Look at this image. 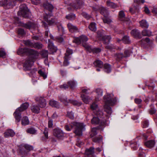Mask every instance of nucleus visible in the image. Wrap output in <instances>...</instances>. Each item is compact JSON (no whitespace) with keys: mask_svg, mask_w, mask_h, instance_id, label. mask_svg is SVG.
<instances>
[{"mask_svg":"<svg viewBox=\"0 0 157 157\" xmlns=\"http://www.w3.org/2000/svg\"><path fill=\"white\" fill-rule=\"evenodd\" d=\"M29 53L31 55L27 59L24 64V69L25 71H29L33 64L34 60L38 56V52L33 49L27 48H20L17 53L19 55H21L26 53Z\"/></svg>","mask_w":157,"mask_h":157,"instance_id":"f257e3e1","label":"nucleus"},{"mask_svg":"<svg viewBox=\"0 0 157 157\" xmlns=\"http://www.w3.org/2000/svg\"><path fill=\"white\" fill-rule=\"evenodd\" d=\"M113 97V95L112 94H107L104 97V100L105 103L104 106V110L109 115H110L112 112L111 108L109 106L114 105L117 101Z\"/></svg>","mask_w":157,"mask_h":157,"instance_id":"f03ea898","label":"nucleus"},{"mask_svg":"<svg viewBox=\"0 0 157 157\" xmlns=\"http://www.w3.org/2000/svg\"><path fill=\"white\" fill-rule=\"evenodd\" d=\"M84 127V126L83 123L76 122H73L70 126L67 125L65 126V129L68 131H71L72 128H74V132L77 135L79 136L82 135V131Z\"/></svg>","mask_w":157,"mask_h":157,"instance_id":"7ed1b4c3","label":"nucleus"},{"mask_svg":"<svg viewBox=\"0 0 157 157\" xmlns=\"http://www.w3.org/2000/svg\"><path fill=\"white\" fill-rule=\"evenodd\" d=\"M96 114L98 117H94L91 120V123L92 124H99L100 126H104L107 124L108 121L103 117V113L102 111L99 110L97 111Z\"/></svg>","mask_w":157,"mask_h":157,"instance_id":"20e7f679","label":"nucleus"},{"mask_svg":"<svg viewBox=\"0 0 157 157\" xmlns=\"http://www.w3.org/2000/svg\"><path fill=\"white\" fill-rule=\"evenodd\" d=\"M29 106L28 103L25 102L22 104L20 107L16 109L13 115L16 121L18 122H20L21 118V112L27 109Z\"/></svg>","mask_w":157,"mask_h":157,"instance_id":"39448f33","label":"nucleus"},{"mask_svg":"<svg viewBox=\"0 0 157 157\" xmlns=\"http://www.w3.org/2000/svg\"><path fill=\"white\" fill-rule=\"evenodd\" d=\"M88 40V38L86 36L82 35L79 37L75 38L73 41L78 44L82 43L83 47L87 50L90 51L91 47L86 43Z\"/></svg>","mask_w":157,"mask_h":157,"instance_id":"423d86ee","label":"nucleus"},{"mask_svg":"<svg viewBox=\"0 0 157 157\" xmlns=\"http://www.w3.org/2000/svg\"><path fill=\"white\" fill-rule=\"evenodd\" d=\"M20 10L18 12V15L24 18L28 17L30 13L25 4H22L20 7Z\"/></svg>","mask_w":157,"mask_h":157,"instance_id":"0eeeda50","label":"nucleus"},{"mask_svg":"<svg viewBox=\"0 0 157 157\" xmlns=\"http://www.w3.org/2000/svg\"><path fill=\"white\" fill-rule=\"evenodd\" d=\"M52 16V14L51 13H46L44 15V20L46 21L49 25H52L54 24H56L57 23L55 18H52L50 19V17Z\"/></svg>","mask_w":157,"mask_h":157,"instance_id":"6e6552de","label":"nucleus"},{"mask_svg":"<svg viewBox=\"0 0 157 157\" xmlns=\"http://www.w3.org/2000/svg\"><path fill=\"white\" fill-rule=\"evenodd\" d=\"M73 53L72 49L69 48H67L66 50V52L65 54L64 57V61L63 62V65L64 66H67L69 64L68 59L71 57V55Z\"/></svg>","mask_w":157,"mask_h":157,"instance_id":"1a4fd4ad","label":"nucleus"},{"mask_svg":"<svg viewBox=\"0 0 157 157\" xmlns=\"http://www.w3.org/2000/svg\"><path fill=\"white\" fill-rule=\"evenodd\" d=\"M93 9L96 11L100 10L101 14L103 15L104 17H107L109 14L108 10L106 8L102 6H97L96 7H94Z\"/></svg>","mask_w":157,"mask_h":157,"instance_id":"9d476101","label":"nucleus"},{"mask_svg":"<svg viewBox=\"0 0 157 157\" xmlns=\"http://www.w3.org/2000/svg\"><path fill=\"white\" fill-rule=\"evenodd\" d=\"M65 2L67 5L72 6L75 9L80 8L81 6L83 5V3L82 0H76L75 2L74 3L73 5H71V3H68L66 1H65Z\"/></svg>","mask_w":157,"mask_h":157,"instance_id":"9b49d317","label":"nucleus"},{"mask_svg":"<svg viewBox=\"0 0 157 157\" xmlns=\"http://www.w3.org/2000/svg\"><path fill=\"white\" fill-rule=\"evenodd\" d=\"M53 132L54 136L59 139H61L63 136V132L59 128L55 129L53 130Z\"/></svg>","mask_w":157,"mask_h":157,"instance_id":"f8f14e48","label":"nucleus"},{"mask_svg":"<svg viewBox=\"0 0 157 157\" xmlns=\"http://www.w3.org/2000/svg\"><path fill=\"white\" fill-rule=\"evenodd\" d=\"M94 153V148L90 147L89 148L86 149L85 151V155L88 157H95Z\"/></svg>","mask_w":157,"mask_h":157,"instance_id":"ddd939ff","label":"nucleus"},{"mask_svg":"<svg viewBox=\"0 0 157 157\" xmlns=\"http://www.w3.org/2000/svg\"><path fill=\"white\" fill-rule=\"evenodd\" d=\"M81 97L83 101L86 104L89 103L92 100V98L91 97L86 96L84 94H82Z\"/></svg>","mask_w":157,"mask_h":157,"instance_id":"4468645a","label":"nucleus"},{"mask_svg":"<svg viewBox=\"0 0 157 157\" xmlns=\"http://www.w3.org/2000/svg\"><path fill=\"white\" fill-rule=\"evenodd\" d=\"M21 26L28 29H34L36 25L34 24L33 23L29 22L27 24H24L22 23Z\"/></svg>","mask_w":157,"mask_h":157,"instance_id":"2eb2a0df","label":"nucleus"},{"mask_svg":"<svg viewBox=\"0 0 157 157\" xmlns=\"http://www.w3.org/2000/svg\"><path fill=\"white\" fill-rule=\"evenodd\" d=\"M131 35L137 39H140L142 37L139 31L136 29H134L132 30L131 32Z\"/></svg>","mask_w":157,"mask_h":157,"instance_id":"dca6fc26","label":"nucleus"},{"mask_svg":"<svg viewBox=\"0 0 157 157\" xmlns=\"http://www.w3.org/2000/svg\"><path fill=\"white\" fill-rule=\"evenodd\" d=\"M106 3L107 6L109 7L111 9H115L119 7L117 5L111 1L110 0H107L106 1Z\"/></svg>","mask_w":157,"mask_h":157,"instance_id":"f3484780","label":"nucleus"},{"mask_svg":"<svg viewBox=\"0 0 157 157\" xmlns=\"http://www.w3.org/2000/svg\"><path fill=\"white\" fill-rule=\"evenodd\" d=\"M118 15L119 19L120 21H125L127 20V18L125 17V14L123 11L121 10L119 12Z\"/></svg>","mask_w":157,"mask_h":157,"instance_id":"a211bd4d","label":"nucleus"},{"mask_svg":"<svg viewBox=\"0 0 157 157\" xmlns=\"http://www.w3.org/2000/svg\"><path fill=\"white\" fill-rule=\"evenodd\" d=\"M67 27L70 32L72 33L77 32L78 31V29L77 27L73 25L71 23H69L67 25Z\"/></svg>","mask_w":157,"mask_h":157,"instance_id":"6ab92c4d","label":"nucleus"},{"mask_svg":"<svg viewBox=\"0 0 157 157\" xmlns=\"http://www.w3.org/2000/svg\"><path fill=\"white\" fill-rule=\"evenodd\" d=\"M32 111L34 113H38L40 112V108L37 105H32L31 107Z\"/></svg>","mask_w":157,"mask_h":157,"instance_id":"aec40b11","label":"nucleus"},{"mask_svg":"<svg viewBox=\"0 0 157 157\" xmlns=\"http://www.w3.org/2000/svg\"><path fill=\"white\" fill-rule=\"evenodd\" d=\"M45 10H48L50 12H51L53 9V6L52 4L46 2L43 5Z\"/></svg>","mask_w":157,"mask_h":157,"instance_id":"412c9836","label":"nucleus"},{"mask_svg":"<svg viewBox=\"0 0 157 157\" xmlns=\"http://www.w3.org/2000/svg\"><path fill=\"white\" fill-rule=\"evenodd\" d=\"M15 134V133L13 130L8 129L4 132V136L5 137L7 138L10 136H13Z\"/></svg>","mask_w":157,"mask_h":157,"instance_id":"4be33fe9","label":"nucleus"},{"mask_svg":"<svg viewBox=\"0 0 157 157\" xmlns=\"http://www.w3.org/2000/svg\"><path fill=\"white\" fill-rule=\"evenodd\" d=\"M37 101H39L40 107L41 108H44L46 106V103L45 99L42 97H40L39 100L37 99Z\"/></svg>","mask_w":157,"mask_h":157,"instance_id":"5701e85b","label":"nucleus"},{"mask_svg":"<svg viewBox=\"0 0 157 157\" xmlns=\"http://www.w3.org/2000/svg\"><path fill=\"white\" fill-rule=\"evenodd\" d=\"M155 143V140H151L145 142L144 144L147 147L151 148L154 147Z\"/></svg>","mask_w":157,"mask_h":157,"instance_id":"b1692460","label":"nucleus"},{"mask_svg":"<svg viewBox=\"0 0 157 157\" xmlns=\"http://www.w3.org/2000/svg\"><path fill=\"white\" fill-rule=\"evenodd\" d=\"M48 48L52 52H56L57 50V48L53 45V43L50 42L49 40H48Z\"/></svg>","mask_w":157,"mask_h":157,"instance_id":"393cba45","label":"nucleus"},{"mask_svg":"<svg viewBox=\"0 0 157 157\" xmlns=\"http://www.w3.org/2000/svg\"><path fill=\"white\" fill-rule=\"evenodd\" d=\"M94 64L95 66L100 68H102L103 66V63L99 60H96L94 62Z\"/></svg>","mask_w":157,"mask_h":157,"instance_id":"a878e982","label":"nucleus"},{"mask_svg":"<svg viewBox=\"0 0 157 157\" xmlns=\"http://www.w3.org/2000/svg\"><path fill=\"white\" fill-rule=\"evenodd\" d=\"M29 121L28 117L26 116L23 117L21 120V124L23 125H26L29 124Z\"/></svg>","mask_w":157,"mask_h":157,"instance_id":"bb28decb","label":"nucleus"},{"mask_svg":"<svg viewBox=\"0 0 157 157\" xmlns=\"http://www.w3.org/2000/svg\"><path fill=\"white\" fill-rule=\"evenodd\" d=\"M49 104L51 106L57 108H59L60 106L59 103L54 100L50 101L49 102Z\"/></svg>","mask_w":157,"mask_h":157,"instance_id":"cd10ccee","label":"nucleus"},{"mask_svg":"<svg viewBox=\"0 0 157 157\" xmlns=\"http://www.w3.org/2000/svg\"><path fill=\"white\" fill-rule=\"evenodd\" d=\"M111 67L110 65L106 63L104 65V71L107 73H109L111 71Z\"/></svg>","mask_w":157,"mask_h":157,"instance_id":"c85d7f7f","label":"nucleus"},{"mask_svg":"<svg viewBox=\"0 0 157 157\" xmlns=\"http://www.w3.org/2000/svg\"><path fill=\"white\" fill-rule=\"evenodd\" d=\"M103 43L108 44L111 39V37L110 36L105 35L102 37Z\"/></svg>","mask_w":157,"mask_h":157,"instance_id":"c756f323","label":"nucleus"},{"mask_svg":"<svg viewBox=\"0 0 157 157\" xmlns=\"http://www.w3.org/2000/svg\"><path fill=\"white\" fill-rule=\"evenodd\" d=\"M26 131L27 133L31 134H35L36 133L37 130L33 127H30L28 128Z\"/></svg>","mask_w":157,"mask_h":157,"instance_id":"7c9ffc66","label":"nucleus"},{"mask_svg":"<svg viewBox=\"0 0 157 157\" xmlns=\"http://www.w3.org/2000/svg\"><path fill=\"white\" fill-rule=\"evenodd\" d=\"M142 33L143 36H150L152 35V32L148 30L145 29L143 30L142 31Z\"/></svg>","mask_w":157,"mask_h":157,"instance_id":"2f4dec72","label":"nucleus"},{"mask_svg":"<svg viewBox=\"0 0 157 157\" xmlns=\"http://www.w3.org/2000/svg\"><path fill=\"white\" fill-rule=\"evenodd\" d=\"M67 83L69 86L71 88H73L77 85V82L74 80H70Z\"/></svg>","mask_w":157,"mask_h":157,"instance_id":"473e14b6","label":"nucleus"},{"mask_svg":"<svg viewBox=\"0 0 157 157\" xmlns=\"http://www.w3.org/2000/svg\"><path fill=\"white\" fill-rule=\"evenodd\" d=\"M140 26L143 28H147L149 26L148 24L145 20H143L140 22Z\"/></svg>","mask_w":157,"mask_h":157,"instance_id":"72a5a7b5","label":"nucleus"},{"mask_svg":"<svg viewBox=\"0 0 157 157\" xmlns=\"http://www.w3.org/2000/svg\"><path fill=\"white\" fill-rule=\"evenodd\" d=\"M0 4L2 6H13V5L11 4L10 1H4L0 2Z\"/></svg>","mask_w":157,"mask_h":157,"instance_id":"f704fd0d","label":"nucleus"},{"mask_svg":"<svg viewBox=\"0 0 157 157\" xmlns=\"http://www.w3.org/2000/svg\"><path fill=\"white\" fill-rule=\"evenodd\" d=\"M89 29L92 31H95L96 30L95 23L94 22L91 23L89 26Z\"/></svg>","mask_w":157,"mask_h":157,"instance_id":"c9c22d12","label":"nucleus"},{"mask_svg":"<svg viewBox=\"0 0 157 157\" xmlns=\"http://www.w3.org/2000/svg\"><path fill=\"white\" fill-rule=\"evenodd\" d=\"M42 26L45 28L46 29L45 32V35L47 37L48 36V25L44 22H42Z\"/></svg>","mask_w":157,"mask_h":157,"instance_id":"e433bc0d","label":"nucleus"},{"mask_svg":"<svg viewBox=\"0 0 157 157\" xmlns=\"http://www.w3.org/2000/svg\"><path fill=\"white\" fill-rule=\"evenodd\" d=\"M41 55L42 56L44 57L45 58H48V52L47 50H43L41 52Z\"/></svg>","mask_w":157,"mask_h":157,"instance_id":"4c0bfd02","label":"nucleus"},{"mask_svg":"<svg viewBox=\"0 0 157 157\" xmlns=\"http://www.w3.org/2000/svg\"><path fill=\"white\" fill-rule=\"evenodd\" d=\"M43 45L42 44L36 43L33 44V47L38 49H40L43 47Z\"/></svg>","mask_w":157,"mask_h":157,"instance_id":"58836bf2","label":"nucleus"},{"mask_svg":"<svg viewBox=\"0 0 157 157\" xmlns=\"http://www.w3.org/2000/svg\"><path fill=\"white\" fill-rule=\"evenodd\" d=\"M95 92L99 97L102 96L103 91L101 89L99 88H97L95 90Z\"/></svg>","mask_w":157,"mask_h":157,"instance_id":"ea45409f","label":"nucleus"},{"mask_svg":"<svg viewBox=\"0 0 157 157\" xmlns=\"http://www.w3.org/2000/svg\"><path fill=\"white\" fill-rule=\"evenodd\" d=\"M123 42L124 43L128 44L130 42L129 37L128 36H124L123 37L122 39Z\"/></svg>","mask_w":157,"mask_h":157,"instance_id":"a19ab883","label":"nucleus"},{"mask_svg":"<svg viewBox=\"0 0 157 157\" xmlns=\"http://www.w3.org/2000/svg\"><path fill=\"white\" fill-rule=\"evenodd\" d=\"M38 73L40 76L43 77L44 79L46 78L47 77L46 74L44 72L41 70H39L38 71Z\"/></svg>","mask_w":157,"mask_h":157,"instance_id":"79ce46f5","label":"nucleus"},{"mask_svg":"<svg viewBox=\"0 0 157 157\" xmlns=\"http://www.w3.org/2000/svg\"><path fill=\"white\" fill-rule=\"evenodd\" d=\"M66 18L68 19L72 20L75 18V15L73 14H70L66 16Z\"/></svg>","mask_w":157,"mask_h":157,"instance_id":"37998d69","label":"nucleus"},{"mask_svg":"<svg viewBox=\"0 0 157 157\" xmlns=\"http://www.w3.org/2000/svg\"><path fill=\"white\" fill-rule=\"evenodd\" d=\"M89 51L90 52H91V51H92L94 53H98L100 52L101 50L98 48H94L92 49L91 48L90 50Z\"/></svg>","mask_w":157,"mask_h":157,"instance_id":"c03bdc74","label":"nucleus"},{"mask_svg":"<svg viewBox=\"0 0 157 157\" xmlns=\"http://www.w3.org/2000/svg\"><path fill=\"white\" fill-rule=\"evenodd\" d=\"M61 101L63 102L65 105H67L68 101L66 97H63L60 98Z\"/></svg>","mask_w":157,"mask_h":157,"instance_id":"a18cd8bd","label":"nucleus"},{"mask_svg":"<svg viewBox=\"0 0 157 157\" xmlns=\"http://www.w3.org/2000/svg\"><path fill=\"white\" fill-rule=\"evenodd\" d=\"M106 17H105L103 19L104 22L108 24L111 23L112 22V21L110 19Z\"/></svg>","mask_w":157,"mask_h":157,"instance_id":"49530a36","label":"nucleus"},{"mask_svg":"<svg viewBox=\"0 0 157 157\" xmlns=\"http://www.w3.org/2000/svg\"><path fill=\"white\" fill-rule=\"evenodd\" d=\"M131 147L133 150H136L138 148L139 145L137 144V143H134L133 144H132L131 145Z\"/></svg>","mask_w":157,"mask_h":157,"instance_id":"de8ad7c7","label":"nucleus"},{"mask_svg":"<svg viewBox=\"0 0 157 157\" xmlns=\"http://www.w3.org/2000/svg\"><path fill=\"white\" fill-rule=\"evenodd\" d=\"M97 128H93L92 129L91 133L90 135L91 137H93L96 135L97 134Z\"/></svg>","mask_w":157,"mask_h":157,"instance_id":"09e8293b","label":"nucleus"},{"mask_svg":"<svg viewBox=\"0 0 157 157\" xmlns=\"http://www.w3.org/2000/svg\"><path fill=\"white\" fill-rule=\"evenodd\" d=\"M67 116L71 119H74V113L71 111L68 112Z\"/></svg>","mask_w":157,"mask_h":157,"instance_id":"8fccbe9b","label":"nucleus"},{"mask_svg":"<svg viewBox=\"0 0 157 157\" xmlns=\"http://www.w3.org/2000/svg\"><path fill=\"white\" fill-rule=\"evenodd\" d=\"M36 71V70L35 69L32 70L30 73L29 74L30 76L34 77L35 76V73Z\"/></svg>","mask_w":157,"mask_h":157,"instance_id":"3c124183","label":"nucleus"},{"mask_svg":"<svg viewBox=\"0 0 157 157\" xmlns=\"http://www.w3.org/2000/svg\"><path fill=\"white\" fill-rule=\"evenodd\" d=\"M91 108L93 110H97L98 109V105L95 103H93L91 105Z\"/></svg>","mask_w":157,"mask_h":157,"instance_id":"603ef678","label":"nucleus"},{"mask_svg":"<svg viewBox=\"0 0 157 157\" xmlns=\"http://www.w3.org/2000/svg\"><path fill=\"white\" fill-rule=\"evenodd\" d=\"M17 32L18 34L21 35H23L25 33L24 29L21 28H19L18 29Z\"/></svg>","mask_w":157,"mask_h":157,"instance_id":"864d4df0","label":"nucleus"},{"mask_svg":"<svg viewBox=\"0 0 157 157\" xmlns=\"http://www.w3.org/2000/svg\"><path fill=\"white\" fill-rule=\"evenodd\" d=\"M24 44L25 45L29 46L31 47H33V44L31 43L29 40H28L25 42Z\"/></svg>","mask_w":157,"mask_h":157,"instance_id":"5fc2aeb1","label":"nucleus"},{"mask_svg":"<svg viewBox=\"0 0 157 157\" xmlns=\"http://www.w3.org/2000/svg\"><path fill=\"white\" fill-rule=\"evenodd\" d=\"M25 148L29 151L32 150L33 149V147L29 145H25Z\"/></svg>","mask_w":157,"mask_h":157,"instance_id":"6e6d98bb","label":"nucleus"},{"mask_svg":"<svg viewBox=\"0 0 157 157\" xmlns=\"http://www.w3.org/2000/svg\"><path fill=\"white\" fill-rule=\"evenodd\" d=\"M44 134L46 138L47 139L48 137V129L47 128H45L44 131Z\"/></svg>","mask_w":157,"mask_h":157,"instance_id":"4d7b16f0","label":"nucleus"},{"mask_svg":"<svg viewBox=\"0 0 157 157\" xmlns=\"http://www.w3.org/2000/svg\"><path fill=\"white\" fill-rule=\"evenodd\" d=\"M82 15L86 18L87 19H89L91 17L90 15H88L87 13H85V12H83L82 13Z\"/></svg>","mask_w":157,"mask_h":157,"instance_id":"13d9d810","label":"nucleus"},{"mask_svg":"<svg viewBox=\"0 0 157 157\" xmlns=\"http://www.w3.org/2000/svg\"><path fill=\"white\" fill-rule=\"evenodd\" d=\"M53 121L52 120L49 118L48 119V127L49 128H52L53 126Z\"/></svg>","mask_w":157,"mask_h":157,"instance_id":"bf43d9fd","label":"nucleus"},{"mask_svg":"<svg viewBox=\"0 0 157 157\" xmlns=\"http://www.w3.org/2000/svg\"><path fill=\"white\" fill-rule=\"evenodd\" d=\"M149 124L147 121H145L143 123V128H146L148 127Z\"/></svg>","mask_w":157,"mask_h":157,"instance_id":"052dcab7","label":"nucleus"},{"mask_svg":"<svg viewBox=\"0 0 157 157\" xmlns=\"http://www.w3.org/2000/svg\"><path fill=\"white\" fill-rule=\"evenodd\" d=\"M102 138L101 137H95L93 138V141L94 142H99L101 141L102 140Z\"/></svg>","mask_w":157,"mask_h":157,"instance_id":"680f3d73","label":"nucleus"},{"mask_svg":"<svg viewBox=\"0 0 157 157\" xmlns=\"http://www.w3.org/2000/svg\"><path fill=\"white\" fill-rule=\"evenodd\" d=\"M84 143L80 140H78L76 143L77 145L79 147H80L82 145H83Z\"/></svg>","mask_w":157,"mask_h":157,"instance_id":"e2e57ef3","label":"nucleus"},{"mask_svg":"<svg viewBox=\"0 0 157 157\" xmlns=\"http://www.w3.org/2000/svg\"><path fill=\"white\" fill-rule=\"evenodd\" d=\"M115 57L119 59L122 58L123 57V55L122 53H121L115 55Z\"/></svg>","mask_w":157,"mask_h":157,"instance_id":"0e129e2a","label":"nucleus"},{"mask_svg":"<svg viewBox=\"0 0 157 157\" xmlns=\"http://www.w3.org/2000/svg\"><path fill=\"white\" fill-rule=\"evenodd\" d=\"M69 86L68 85H67L66 84H64L63 85H61L60 86V87L61 88L65 89H66L68 88Z\"/></svg>","mask_w":157,"mask_h":157,"instance_id":"69168bd1","label":"nucleus"},{"mask_svg":"<svg viewBox=\"0 0 157 157\" xmlns=\"http://www.w3.org/2000/svg\"><path fill=\"white\" fill-rule=\"evenodd\" d=\"M69 101L71 102V103L73 104L74 105H80L81 104L79 103H78V101L75 100H69Z\"/></svg>","mask_w":157,"mask_h":157,"instance_id":"338daca9","label":"nucleus"},{"mask_svg":"<svg viewBox=\"0 0 157 157\" xmlns=\"http://www.w3.org/2000/svg\"><path fill=\"white\" fill-rule=\"evenodd\" d=\"M32 3L35 5H37L40 2V0H31Z\"/></svg>","mask_w":157,"mask_h":157,"instance_id":"774afa93","label":"nucleus"}]
</instances>
